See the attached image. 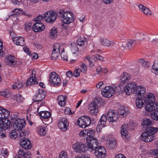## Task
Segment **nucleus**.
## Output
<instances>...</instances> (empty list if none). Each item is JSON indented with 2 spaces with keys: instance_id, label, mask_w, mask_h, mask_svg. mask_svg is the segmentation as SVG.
I'll return each instance as SVG.
<instances>
[{
  "instance_id": "f257e3e1",
  "label": "nucleus",
  "mask_w": 158,
  "mask_h": 158,
  "mask_svg": "<svg viewBox=\"0 0 158 158\" xmlns=\"http://www.w3.org/2000/svg\"><path fill=\"white\" fill-rule=\"evenodd\" d=\"M146 131L141 135V139L145 142H149L153 140L154 138V134L156 133L158 131L156 128L152 127H147Z\"/></svg>"
},
{
  "instance_id": "f03ea898",
  "label": "nucleus",
  "mask_w": 158,
  "mask_h": 158,
  "mask_svg": "<svg viewBox=\"0 0 158 158\" xmlns=\"http://www.w3.org/2000/svg\"><path fill=\"white\" fill-rule=\"evenodd\" d=\"M58 15L61 17L62 22L66 24H69L74 20L73 14L70 11L64 12L63 10L61 9L58 13Z\"/></svg>"
},
{
  "instance_id": "7ed1b4c3",
  "label": "nucleus",
  "mask_w": 158,
  "mask_h": 158,
  "mask_svg": "<svg viewBox=\"0 0 158 158\" xmlns=\"http://www.w3.org/2000/svg\"><path fill=\"white\" fill-rule=\"evenodd\" d=\"M49 77L50 83L54 86H58L60 84L61 81L60 77L55 72H52L50 74Z\"/></svg>"
},
{
  "instance_id": "20e7f679",
  "label": "nucleus",
  "mask_w": 158,
  "mask_h": 158,
  "mask_svg": "<svg viewBox=\"0 0 158 158\" xmlns=\"http://www.w3.org/2000/svg\"><path fill=\"white\" fill-rule=\"evenodd\" d=\"M91 120L90 118L86 116H82L77 121V123L80 127L85 128L90 124Z\"/></svg>"
},
{
  "instance_id": "39448f33",
  "label": "nucleus",
  "mask_w": 158,
  "mask_h": 158,
  "mask_svg": "<svg viewBox=\"0 0 158 158\" xmlns=\"http://www.w3.org/2000/svg\"><path fill=\"white\" fill-rule=\"evenodd\" d=\"M57 16V14L53 11H48L44 14V19L45 21L49 23H52L55 21Z\"/></svg>"
},
{
  "instance_id": "423d86ee",
  "label": "nucleus",
  "mask_w": 158,
  "mask_h": 158,
  "mask_svg": "<svg viewBox=\"0 0 158 158\" xmlns=\"http://www.w3.org/2000/svg\"><path fill=\"white\" fill-rule=\"evenodd\" d=\"M86 143L88 149L93 151L97 147L98 142V139L95 137H91V138L86 139Z\"/></svg>"
},
{
  "instance_id": "0eeeda50",
  "label": "nucleus",
  "mask_w": 158,
  "mask_h": 158,
  "mask_svg": "<svg viewBox=\"0 0 158 158\" xmlns=\"http://www.w3.org/2000/svg\"><path fill=\"white\" fill-rule=\"evenodd\" d=\"M73 148L76 152L80 153H84L88 149L85 144L78 142L74 144Z\"/></svg>"
},
{
  "instance_id": "6e6552de",
  "label": "nucleus",
  "mask_w": 158,
  "mask_h": 158,
  "mask_svg": "<svg viewBox=\"0 0 158 158\" xmlns=\"http://www.w3.org/2000/svg\"><path fill=\"white\" fill-rule=\"evenodd\" d=\"M94 150L95 155L97 158H105L106 156V150L102 146H98Z\"/></svg>"
},
{
  "instance_id": "1a4fd4ad",
  "label": "nucleus",
  "mask_w": 158,
  "mask_h": 158,
  "mask_svg": "<svg viewBox=\"0 0 158 158\" xmlns=\"http://www.w3.org/2000/svg\"><path fill=\"white\" fill-rule=\"evenodd\" d=\"M137 85L134 82L129 83L124 87V90L127 95H130L136 90Z\"/></svg>"
},
{
  "instance_id": "9d476101",
  "label": "nucleus",
  "mask_w": 158,
  "mask_h": 158,
  "mask_svg": "<svg viewBox=\"0 0 158 158\" xmlns=\"http://www.w3.org/2000/svg\"><path fill=\"white\" fill-rule=\"evenodd\" d=\"M25 126V120L24 119H17L14 121L13 128L17 131H21Z\"/></svg>"
},
{
  "instance_id": "9b49d317",
  "label": "nucleus",
  "mask_w": 158,
  "mask_h": 158,
  "mask_svg": "<svg viewBox=\"0 0 158 158\" xmlns=\"http://www.w3.org/2000/svg\"><path fill=\"white\" fill-rule=\"evenodd\" d=\"M115 92L114 89L112 87L109 86H105L104 88V90L102 91V93L104 97L110 98L114 94Z\"/></svg>"
},
{
  "instance_id": "f8f14e48",
  "label": "nucleus",
  "mask_w": 158,
  "mask_h": 158,
  "mask_svg": "<svg viewBox=\"0 0 158 158\" xmlns=\"http://www.w3.org/2000/svg\"><path fill=\"white\" fill-rule=\"evenodd\" d=\"M106 146L110 149H112L115 146L116 143L115 139L111 135H108L106 137Z\"/></svg>"
},
{
  "instance_id": "ddd939ff",
  "label": "nucleus",
  "mask_w": 158,
  "mask_h": 158,
  "mask_svg": "<svg viewBox=\"0 0 158 158\" xmlns=\"http://www.w3.org/2000/svg\"><path fill=\"white\" fill-rule=\"evenodd\" d=\"M106 116L108 120L110 122H116L118 120L117 115L112 110H109L107 113Z\"/></svg>"
},
{
  "instance_id": "4468645a",
  "label": "nucleus",
  "mask_w": 158,
  "mask_h": 158,
  "mask_svg": "<svg viewBox=\"0 0 158 158\" xmlns=\"http://www.w3.org/2000/svg\"><path fill=\"white\" fill-rule=\"evenodd\" d=\"M35 72L33 71L30 77L27 80L26 83L27 86H29L33 85H36L38 84V81L35 77Z\"/></svg>"
},
{
  "instance_id": "2eb2a0df",
  "label": "nucleus",
  "mask_w": 158,
  "mask_h": 158,
  "mask_svg": "<svg viewBox=\"0 0 158 158\" xmlns=\"http://www.w3.org/2000/svg\"><path fill=\"white\" fill-rule=\"evenodd\" d=\"M7 118L0 119V127L3 130H5L10 127V122Z\"/></svg>"
},
{
  "instance_id": "dca6fc26",
  "label": "nucleus",
  "mask_w": 158,
  "mask_h": 158,
  "mask_svg": "<svg viewBox=\"0 0 158 158\" xmlns=\"http://www.w3.org/2000/svg\"><path fill=\"white\" fill-rule=\"evenodd\" d=\"M138 7L141 11L146 16L150 17L152 15V11L149 9L142 4H139L138 5Z\"/></svg>"
},
{
  "instance_id": "f3484780",
  "label": "nucleus",
  "mask_w": 158,
  "mask_h": 158,
  "mask_svg": "<svg viewBox=\"0 0 158 158\" xmlns=\"http://www.w3.org/2000/svg\"><path fill=\"white\" fill-rule=\"evenodd\" d=\"M145 107L146 110L150 112L158 109V102L147 103Z\"/></svg>"
},
{
  "instance_id": "a211bd4d",
  "label": "nucleus",
  "mask_w": 158,
  "mask_h": 158,
  "mask_svg": "<svg viewBox=\"0 0 158 158\" xmlns=\"http://www.w3.org/2000/svg\"><path fill=\"white\" fill-rule=\"evenodd\" d=\"M128 129V125L127 124H123L121 128V133L122 137L124 139L127 140H128V132L127 130Z\"/></svg>"
},
{
  "instance_id": "6ab92c4d",
  "label": "nucleus",
  "mask_w": 158,
  "mask_h": 158,
  "mask_svg": "<svg viewBox=\"0 0 158 158\" xmlns=\"http://www.w3.org/2000/svg\"><path fill=\"white\" fill-rule=\"evenodd\" d=\"M20 145L23 148L26 149H30L31 147L30 141L28 139H22L20 140Z\"/></svg>"
},
{
  "instance_id": "aec40b11",
  "label": "nucleus",
  "mask_w": 158,
  "mask_h": 158,
  "mask_svg": "<svg viewBox=\"0 0 158 158\" xmlns=\"http://www.w3.org/2000/svg\"><path fill=\"white\" fill-rule=\"evenodd\" d=\"M68 124L67 120L65 118H60L59 120L58 126L59 128L62 131H66Z\"/></svg>"
},
{
  "instance_id": "412c9836",
  "label": "nucleus",
  "mask_w": 158,
  "mask_h": 158,
  "mask_svg": "<svg viewBox=\"0 0 158 158\" xmlns=\"http://www.w3.org/2000/svg\"><path fill=\"white\" fill-rule=\"evenodd\" d=\"M45 28V26L41 22H36L33 26V31L35 32H39L43 31Z\"/></svg>"
},
{
  "instance_id": "4be33fe9",
  "label": "nucleus",
  "mask_w": 158,
  "mask_h": 158,
  "mask_svg": "<svg viewBox=\"0 0 158 158\" xmlns=\"http://www.w3.org/2000/svg\"><path fill=\"white\" fill-rule=\"evenodd\" d=\"M90 113L93 115H96L98 112V106L95 102H93L89 104Z\"/></svg>"
},
{
  "instance_id": "5701e85b",
  "label": "nucleus",
  "mask_w": 158,
  "mask_h": 158,
  "mask_svg": "<svg viewBox=\"0 0 158 158\" xmlns=\"http://www.w3.org/2000/svg\"><path fill=\"white\" fill-rule=\"evenodd\" d=\"M118 113L122 117H126L129 113V109L128 107L123 106L118 110Z\"/></svg>"
},
{
  "instance_id": "b1692460",
  "label": "nucleus",
  "mask_w": 158,
  "mask_h": 158,
  "mask_svg": "<svg viewBox=\"0 0 158 158\" xmlns=\"http://www.w3.org/2000/svg\"><path fill=\"white\" fill-rule=\"evenodd\" d=\"M143 100L145 103L156 102L154 95L151 93H148L143 97Z\"/></svg>"
},
{
  "instance_id": "393cba45",
  "label": "nucleus",
  "mask_w": 158,
  "mask_h": 158,
  "mask_svg": "<svg viewBox=\"0 0 158 158\" xmlns=\"http://www.w3.org/2000/svg\"><path fill=\"white\" fill-rule=\"evenodd\" d=\"M66 96H64L63 95H60L57 98V100L58 102V105L61 106H64L65 105L66 100Z\"/></svg>"
},
{
  "instance_id": "a878e982",
  "label": "nucleus",
  "mask_w": 158,
  "mask_h": 158,
  "mask_svg": "<svg viewBox=\"0 0 158 158\" xmlns=\"http://www.w3.org/2000/svg\"><path fill=\"white\" fill-rule=\"evenodd\" d=\"M130 75L126 72H124L120 77L121 82L123 83L127 82L130 79Z\"/></svg>"
},
{
  "instance_id": "bb28decb",
  "label": "nucleus",
  "mask_w": 158,
  "mask_h": 158,
  "mask_svg": "<svg viewBox=\"0 0 158 158\" xmlns=\"http://www.w3.org/2000/svg\"><path fill=\"white\" fill-rule=\"evenodd\" d=\"M13 40L17 45L23 46L25 45L24 40L22 37H15Z\"/></svg>"
},
{
  "instance_id": "cd10ccee",
  "label": "nucleus",
  "mask_w": 158,
  "mask_h": 158,
  "mask_svg": "<svg viewBox=\"0 0 158 158\" xmlns=\"http://www.w3.org/2000/svg\"><path fill=\"white\" fill-rule=\"evenodd\" d=\"M5 61L7 62V64L11 65L15 64L16 63L14 57L11 55L6 57Z\"/></svg>"
},
{
  "instance_id": "c85d7f7f",
  "label": "nucleus",
  "mask_w": 158,
  "mask_h": 158,
  "mask_svg": "<svg viewBox=\"0 0 158 158\" xmlns=\"http://www.w3.org/2000/svg\"><path fill=\"white\" fill-rule=\"evenodd\" d=\"M136 90L137 95L140 96H143L145 94V89L144 87L142 86H137Z\"/></svg>"
},
{
  "instance_id": "c756f323",
  "label": "nucleus",
  "mask_w": 158,
  "mask_h": 158,
  "mask_svg": "<svg viewBox=\"0 0 158 158\" xmlns=\"http://www.w3.org/2000/svg\"><path fill=\"white\" fill-rule=\"evenodd\" d=\"M20 14H22L24 15H27V16L29 17H30L31 16V15H27L26 14V13L23 10H22L19 12H17V11H15V13L14 14L11 15V18H14V17L16 18V20H17L16 23L18 22V20L17 18V17L19 16Z\"/></svg>"
},
{
  "instance_id": "7c9ffc66",
  "label": "nucleus",
  "mask_w": 158,
  "mask_h": 158,
  "mask_svg": "<svg viewBox=\"0 0 158 158\" xmlns=\"http://www.w3.org/2000/svg\"><path fill=\"white\" fill-rule=\"evenodd\" d=\"M10 113L8 111L5 109H0V119L4 118H7Z\"/></svg>"
},
{
  "instance_id": "2f4dec72",
  "label": "nucleus",
  "mask_w": 158,
  "mask_h": 158,
  "mask_svg": "<svg viewBox=\"0 0 158 158\" xmlns=\"http://www.w3.org/2000/svg\"><path fill=\"white\" fill-rule=\"evenodd\" d=\"M39 115L43 118L48 119L50 118V113L47 111H42L40 112Z\"/></svg>"
},
{
  "instance_id": "473e14b6",
  "label": "nucleus",
  "mask_w": 158,
  "mask_h": 158,
  "mask_svg": "<svg viewBox=\"0 0 158 158\" xmlns=\"http://www.w3.org/2000/svg\"><path fill=\"white\" fill-rule=\"evenodd\" d=\"M57 35V33L56 28L55 27L52 28L50 31L49 37L52 39L56 38Z\"/></svg>"
},
{
  "instance_id": "72a5a7b5",
  "label": "nucleus",
  "mask_w": 158,
  "mask_h": 158,
  "mask_svg": "<svg viewBox=\"0 0 158 158\" xmlns=\"http://www.w3.org/2000/svg\"><path fill=\"white\" fill-rule=\"evenodd\" d=\"M100 43L102 45L106 47H109L111 44L110 41L106 38L101 39Z\"/></svg>"
},
{
  "instance_id": "f704fd0d",
  "label": "nucleus",
  "mask_w": 158,
  "mask_h": 158,
  "mask_svg": "<svg viewBox=\"0 0 158 158\" xmlns=\"http://www.w3.org/2000/svg\"><path fill=\"white\" fill-rule=\"evenodd\" d=\"M47 130L44 127L41 126L39 127L38 129V133L41 136H44L47 133Z\"/></svg>"
},
{
  "instance_id": "c9c22d12",
  "label": "nucleus",
  "mask_w": 158,
  "mask_h": 158,
  "mask_svg": "<svg viewBox=\"0 0 158 158\" xmlns=\"http://www.w3.org/2000/svg\"><path fill=\"white\" fill-rule=\"evenodd\" d=\"M44 98L43 97V96L42 94L41 95L39 94L38 93L36 95H34L33 98V101L34 102H40Z\"/></svg>"
},
{
  "instance_id": "e433bc0d",
  "label": "nucleus",
  "mask_w": 158,
  "mask_h": 158,
  "mask_svg": "<svg viewBox=\"0 0 158 158\" xmlns=\"http://www.w3.org/2000/svg\"><path fill=\"white\" fill-rule=\"evenodd\" d=\"M86 139H89L94 137L93 136L95 134V131L92 129H86Z\"/></svg>"
},
{
  "instance_id": "4c0bfd02",
  "label": "nucleus",
  "mask_w": 158,
  "mask_h": 158,
  "mask_svg": "<svg viewBox=\"0 0 158 158\" xmlns=\"http://www.w3.org/2000/svg\"><path fill=\"white\" fill-rule=\"evenodd\" d=\"M152 71L154 73H158V59L156 60L152 66Z\"/></svg>"
},
{
  "instance_id": "58836bf2",
  "label": "nucleus",
  "mask_w": 158,
  "mask_h": 158,
  "mask_svg": "<svg viewBox=\"0 0 158 158\" xmlns=\"http://www.w3.org/2000/svg\"><path fill=\"white\" fill-rule=\"evenodd\" d=\"M77 43L79 46H82L87 44V40L85 38H80L77 40Z\"/></svg>"
},
{
  "instance_id": "ea45409f",
  "label": "nucleus",
  "mask_w": 158,
  "mask_h": 158,
  "mask_svg": "<svg viewBox=\"0 0 158 158\" xmlns=\"http://www.w3.org/2000/svg\"><path fill=\"white\" fill-rule=\"evenodd\" d=\"M23 85L21 82L20 81H17L13 84L12 87L14 89H19L21 88Z\"/></svg>"
},
{
  "instance_id": "a19ab883",
  "label": "nucleus",
  "mask_w": 158,
  "mask_h": 158,
  "mask_svg": "<svg viewBox=\"0 0 158 158\" xmlns=\"http://www.w3.org/2000/svg\"><path fill=\"white\" fill-rule=\"evenodd\" d=\"M152 123V122L150 119L148 118H144L143 119L142 125L143 126H145V127L147 128V126L151 125Z\"/></svg>"
},
{
  "instance_id": "79ce46f5",
  "label": "nucleus",
  "mask_w": 158,
  "mask_h": 158,
  "mask_svg": "<svg viewBox=\"0 0 158 158\" xmlns=\"http://www.w3.org/2000/svg\"><path fill=\"white\" fill-rule=\"evenodd\" d=\"M136 105L138 108H141L144 104L142 100L140 98H137L136 100Z\"/></svg>"
},
{
  "instance_id": "37998d69",
  "label": "nucleus",
  "mask_w": 158,
  "mask_h": 158,
  "mask_svg": "<svg viewBox=\"0 0 158 158\" xmlns=\"http://www.w3.org/2000/svg\"><path fill=\"white\" fill-rule=\"evenodd\" d=\"M135 44V40H129L127 44V46L129 49L131 50L132 48Z\"/></svg>"
},
{
  "instance_id": "c03bdc74",
  "label": "nucleus",
  "mask_w": 158,
  "mask_h": 158,
  "mask_svg": "<svg viewBox=\"0 0 158 158\" xmlns=\"http://www.w3.org/2000/svg\"><path fill=\"white\" fill-rule=\"evenodd\" d=\"M14 98L16 101L19 102H22L24 100L23 97L19 94H17L15 95L14 96Z\"/></svg>"
},
{
  "instance_id": "a18cd8bd",
  "label": "nucleus",
  "mask_w": 158,
  "mask_h": 158,
  "mask_svg": "<svg viewBox=\"0 0 158 158\" xmlns=\"http://www.w3.org/2000/svg\"><path fill=\"white\" fill-rule=\"evenodd\" d=\"M17 133L16 130H12L10 132L9 136L10 138L15 139L17 136Z\"/></svg>"
},
{
  "instance_id": "49530a36",
  "label": "nucleus",
  "mask_w": 158,
  "mask_h": 158,
  "mask_svg": "<svg viewBox=\"0 0 158 158\" xmlns=\"http://www.w3.org/2000/svg\"><path fill=\"white\" fill-rule=\"evenodd\" d=\"M151 116L154 120L158 121V110L155 111L151 114Z\"/></svg>"
},
{
  "instance_id": "de8ad7c7",
  "label": "nucleus",
  "mask_w": 158,
  "mask_h": 158,
  "mask_svg": "<svg viewBox=\"0 0 158 158\" xmlns=\"http://www.w3.org/2000/svg\"><path fill=\"white\" fill-rule=\"evenodd\" d=\"M60 52L52 51L51 54V58L53 60H55L57 59V58L60 55Z\"/></svg>"
},
{
  "instance_id": "09e8293b",
  "label": "nucleus",
  "mask_w": 158,
  "mask_h": 158,
  "mask_svg": "<svg viewBox=\"0 0 158 158\" xmlns=\"http://www.w3.org/2000/svg\"><path fill=\"white\" fill-rule=\"evenodd\" d=\"M32 24L30 23L27 22L25 23L24 24V28L25 31H28L31 29Z\"/></svg>"
},
{
  "instance_id": "8fccbe9b",
  "label": "nucleus",
  "mask_w": 158,
  "mask_h": 158,
  "mask_svg": "<svg viewBox=\"0 0 158 158\" xmlns=\"http://www.w3.org/2000/svg\"><path fill=\"white\" fill-rule=\"evenodd\" d=\"M60 46L58 43H55L53 46V51L55 52H60Z\"/></svg>"
},
{
  "instance_id": "3c124183",
  "label": "nucleus",
  "mask_w": 158,
  "mask_h": 158,
  "mask_svg": "<svg viewBox=\"0 0 158 158\" xmlns=\"http://www.w3.org/2000/svg\"><path fill=\"white\" fill-rule=\"evenodd\" d=\"M107 119V116L105 114H103L102 115L100 121V122L103 124H105L106 121Z\"/></svg>"
},
{
  "instance_id": "603ef678",
  "label": "nucleus",
  "mask_w": 158,
  "mask_h": 158,
  "mask_svg": "<svg viewBox=\"0 0 158 158\" xmlns=\"http://www.w3.org/2000/svg\"><path fill=\"white\" fill-rule=\"evenodd\" d=\"M18 153V155L16 156V158H23V155L24 152L23 150L19 149Z\"/></svg>"
},
{
  "instance_id": "864d4df0",
  "label": "nucleus",
  "mask_w": 158,
  "mask_h": 158,
  "mask_svg": "<svg viewBox=\"0 0 158 158\" xmlns=\"http://www.w3.org/2000/svg\"><path fill=\"white\" fill-rule=\"evenodd\" d=\"M0 95L6 98H8L10 96V93L8 91L0 92Z\"/></svg>"
},
{
  "instance_id": "5fc2aeb1",
  "label": "nucleus",
  "mask_w": 158,
  "mask_h": 158,
  "mask_svg": "<svg viewBox=\"0 0 158 158\" xmlns=\"http://www.w3.org/2000/svg\"><path fill=\"white\" fill-rule=\"evenodd\" d=\"M61 56L62 59L64 60L68 61L67 56L66 55L63 49L61 54Z\"/></svg>"
},
{
  "instance_id": "6e6d98bb",
  "label": "nucleus",
  "mask_w": 158,
  "mask_h": 158,
  "mask_svg": "<svg viewBox=\"0 0 158 158\" xmlns=\"http://www.w3.org/2000/svg\"><path fill=\"white\" fill-rule=\"evenodd\" d=\"M59 158H68L67 153L62 151L60 153Z\"/></svg>"
},
{
  "instance_id": "4d7b16f0",
  "label": "nucleus",
  "mask_w": 158,
  "mask_h": 158,
  "mask_svg": "<svg viewBox=\"0 0 158 158\" xmlns=\"http://www.w3.org/2000/svg\"><path fill=\"white\" fill-rule=\"evenodd\" d=\"M81 67V69H80L81 72L85 73L87 71V67L86 65L83 63H82Z\"/></svg>"
},
{
  "instance_id": "13d9d810",
  "label": "nucleus",
  "mask_w": 158,
  "mask_h": 158,
  "mask_svg": "<svg viewBox=\"0 0 158 158\" xmlns=\"http://www.w3.org/2000/svg\"><path fill=\"white\" fill-rule=\"evenodd\" d=\"M104 125L99 122L96 127V129L97 131L98 132L100 131L102 127H103Z\"/></svg>"
},
{
  "instance_id": "bf43d9fd",
  "label": "nucleus",
  "mask_w": 158,
  "mask_h": 158,
  "mask_svg": "<svg viewBox=\"0 0 158 158\" xmlns=\"http://www.w3.org/2000/svg\"><path fill=\"white\" fill-rule=\"evenodd\" d=\"M1 152L3 156L5 157H7L8 155V152L6 149H2L1 150Z\"/></svg>"
},
{
  "instance_id": "052dcab7",
  "label": "nucleus",
  "mask_w": 158,
  "mask_h": 158,
  "mask_svg": "<svg viewBox=\"0 0 158 158\" xmlns=\"http://www.w3.org/2000/svg\"><path fill=\"white\" fill-rule=\"evenodd\" d=\"M81 71L80 69H76L73 74V75L74 76L76 77H78L80 74V73Z\"/></svg>"
},
{
  "instance_id": "680f3d73",
  "label": "nucleus",
  "mask_w": 158,
  "mask_h": 158,
  "mask_svg": "<svg viewBox=\"0 0 158 158\" xmlns=\"http://www.w3.org/2000/svg\"><path fill=\"white\" fill-rule=\"evenodd\" d=\"M44 19V16L39 15L34 20L35 21H37V22H39L41 21Z\"/></svg>"
},
{
  "instance_id": "e2e57ef3",
  "label": "nucleus",
  "mask_w": 158,
  "mask_h": 158,
  "mask_svg": "<svg viewBox=\"0 0 158 158\" xmlns=\"http://www.w3.org/2000/svg\"><path fill=\"white\" fill-rule=\"evenodd\" d=\"M37 93L39 94H40V95H41L42 94L43 96V97L44 98L46 94L45 91L42 89H39Z\"/></svg>"
},
{
  "instance_id": "0e129e2a",
  "label": "nucleus",
  "mask_w": 158,
  "mask_h": 158,
  "mask_svg": "<svg viewBox=\"0 0 158 158\" xmlns=\"http://www.w3.org/2000/svg\"><path fill=\"white\" fill-rule=\"evenodd\" d=\"M1 130L0 131V137L1 138H5L6 137L5 130Z\"/></svg>"
},
{
  "instance_id": "69168bd1",
  "label": "nucleus",
  "mask_w": 158,
  "mask_h": 158,
  "mask_svg": "<svg viewBox=\"0 0 158 158\" xmlns=\"http://www.w3.org/2000/svg\"><path fill=\"white\" fill-rule=\"evenodd\" d=\"M64 113L66 114H73V113H72L71 112V109L69 108H66L64 110Z\"/></svg>"
},
{
  "instance_id": "338daca9",
  "label": "nucleus",
  "mask_w": 158,
  "mask_h": 158,
  "mask_svg": "<svg viewBox=\"0 0 158 158\" xmlns=\"http://www.w3.org/2000/svg\"><path fill=\"white\" fill-rule=\"evenodd\" d=\"M79 135L80 136L83 137H85L86 138V130H84L82 131H81L80 132Z\"/></svg>"
},
{
  "instance_id": "774afa93",
  "label": "nucleus",
  "mask_w": 158,
  "mask_h": 158,
  "mask_svg": "<svg viewBox=\"0 0 158 158\" xmlns=\"http://www.w3.org/2000/svg\"><path fill=\"white\" fill-rule=\"evenodd\" d=\"M31 156V153L29 152H24L23 155V158H29Z\"/></svg>"
}]
</instances>
